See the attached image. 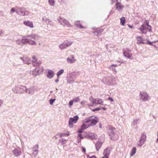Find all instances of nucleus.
<instances>
[{
    "label": "nucleus",
    "instance_id": "obj_1",
    "mask_svg": "<svg viewBox=\"0 0 158 158\" xmlns=\"http://www.w3.org/2000/svg\"><path fill=\"white\" fill-rule=\"evenodd\" d=\"M107 131L111 139L113 140L118 139V137L115 128L110 127L107 129Z\"/></svg>",
    "mask_w": 158,
    "mask_h": 158
},
{
    "label": "nucleus",
    "instance_id": "obj_2",
    "mask_svg": "<svg viewBox=\"0 0 158 158\" xmlns=\"http://www.w3.org/2000/svg\"><path fill=\"white\" fill-rule=\"evenodd\" d=\"M22 39L23 44H26L29 43L30 38L34 40H38L40 39V37L35 34H31L26 36H24Z\"/></svg>",
    "mask_w": 158,
    "mask_h": 158
},
{
    "label": "nucleus",
    "instance_id": "obj_3",
    "mask_svg": "<svg viewBox=\"0 0 158 158\" xmlns=\"http://www.w3.org/2000/svg\"><path fill=\"white\" fill-rule=\"evenodd\" d=\"M16 8H17L18 9L16 10V13L19 15L25 16L29 13V12L26 10L25 8L24 7H16Z\"/></svg>",
    "mask_w": 158,
    "mask_h": 158
},
{
    "label": "nucleus",
    "instance_id": "obj_4",
    "mask_svg": "<svg viewBox=\"0 0 158 158\" xmlns=\"http://www.w3.org/2000/svg\"><path fill=\"white\" fill-rule=\"evenodd\" d=\"M89 100L92 102V104L95 106H96L98 104L103 105V102L101 99L95 98L91 96L89 98Z\"/></svg>",
    "mask_w": 158,
    "mask_h": 158
},
{
    "label": "nucleus",
    "instance_id": "obj_5",
    "mask_svg": "<svg viewBox=\"0 0 158 158\" xmlns=\"http://www.w3.org/2000/svg\"><path fill=\"white\" fill-rule=\"evenodd\" d=\"M146 135L143 133L141 135L139 139L137 142V145L140 147H141L144 144L146 140Z\"/></svg>",
    "mask_w": 158,
    "mask_h": 158
},
{
    "label": "nucleus",
    "instance_id": "obj_6",
    "mask_svg": "<svg viewBox=\"0 0 158 158\" xmlns=\"http://www.w3.org/2000/svg\"><path fill=\"white\" fill-rule=\"evenodd\" d=\"M139 97L140 99L143 101H148L150 99V97L146 92H141L139 94Z\"/></svg>",
    "mask_w": 158,
    "mask_h": 158
},
{
    "label": "nucleus",
    "instance_id": "obj_7",
    "mask_svg": "<svg viewBox=\"0 0 158 158\" xmlns=\"http://www.w3.org/2000/svg\"><path fill=\"white\" fill-rule=\"evenodd\" d=\"M57 20L60 24L63 26H66L67 27L70 26V24L64 18L60 17L57 19Z\"/></svg>",
    "mask_w": 158,
    "mask_h": 158
},
{
    "label": "nucleus",
    "instance_id": "obj_8",
    "mask_svg": "<svg viewBox=\"0 0 158 158\" xmlns=\"http://www.w3.org/2000/svg\"><path fill=\"white\" fill-rule=\"evenodd\" d=\"M77 77V75L76 73H72L67 79L68 82L69 84L73 83Z\"/></svg>",
    "mask_w": 158,
    "mask_h": 158
},
{
    "label": "nucleus",
    "instance_id": "obj_9",
    "mask_svg": "<svg viewBox=\"0 0 158 158\" xmlns=\"http://www.w3.org/2000/svg\"><path fill=\"white\" fill-rule=\"evenodd\" d=\"M72 42L67 41L60 44L59 47L60 49L63 50L70 46L72 44Z\"/></svg>",
    "mask_w": 158,
    "mask_h": 158
},
{
    "label": "nucleus",
    "instance_id": "obj_10",
    "mask_svg": "<svg viewBox=\"0 0 158 158\" xmlns=\"http://www.w3.org/2000/svg\"><path fill=\"white\" fill-rule=\"evenodd\" d=\"M78 119V116H74L73 118H70L69 120V125L70 127H73V124L76 123Z\"/></svg>",
    "mask_w": 158,
    "mask_h": 158
},
{
    "label": "nucleus",
    "instance_id": "obj_11",
    "mask_svg": "<svg viewBox=\"0 0 158 158\" xmlns=\"http://www.w3.org/2000/svg\"><path fill=\"white\" fill-rule=\"evenodd\" d=\"M131 50L128 48H126L123 49V53L124 56L128 58L131 59V57L132 56Z\"/></svg>",
    "mask_w": 158,
    "mask_h": 158
},
{
    "label": "nucleus",
    "instance_id": "obj_12",
    "mask_svg": "<svg viewBox=\"0 0 158 158\" xmlns=\"http://www.w3.org/2000/svg\"><path fill=\"white\" fill-rule=\"evenodd\" d=\"M43 72L42 68L40 69L39 68H36L34 69L32 71L33 75L34 76L40 74Z\"/></svg>",
    "mask_w": 158,
    "mask_h": 158
},
{
    "label": "nucleus",
    "instance_id": "obj_13",
    "mask_svg": "<svg viewBox=\"0 0 158 158\" xmlns=\"http://www.w3.org/2000/svg\"><path fill=\"white\" fill-rule=\"evenodd\" d=\"M27 88L25 86L22 85H18L17 87V89H18V91L20 94H23L24 92H26Z\"/></svg>",
    "mask_w": 158,
    "mask_h": 158
},
{
    "label": "nucleus",
    "instance_id": "obj_14",
    "mask_svg": "<svg viewBox=\"0 0 158 158\" xmlns=\"http://www.w3.org/2000/svg\"><path fill=\"white\" fill-rule=\"evenodd\" d=\"M148 29L149 30V31H151V29L148 28L144 24L142 25L139 28V30L142 32V33L144 34H145L147 33V32L148 31Z\"/></svg>",
    "mask_w": 158,
    "mask_h": 158
},
{
    "label": "nucleus",
    "instance_id": "obj_15",
    "mask_svg": "<svg viewBox=\"0 0 158 158\" xmlns=\"http://www.w3.org/2000/svg\"><path fill=\"white\" fill-rule=\"evenodd\" d=\"M15 157H17L20 155L21 152L20 148L19 147L15 148L12 151Z\"/></svg>",
    "mask_w": 158,
    "mask_h": 158
},
{
    "label": "nucleus",
    "instance_id": "obj_16",
    "mask_svg": "<svg viewBox=\"0 0 158 158\" xmlns=\"http://www.w3.org/2000/svg\"><path fill=\"white\" fill-rule=\"evenodd\" d=\"M67 62L70 64L73 63L75 62L76 60L74 58V56L73 55H71L67 58Z\"/></svg>",
    "mask_w": 158,
    "mask_h": 158
},
{
    "label": "nucleus",
    "instance_id": "obj_17",
    "mask_svg": "<svg viewBox=\"0 0 158 158\" xmlns=\"http://www.w3.org/2000/svg\"><path fill=\"white\" fill-rule=\"evenodd\" d=\"M38 147L39 145L38 144H36L34 145L32 148V150H33V154L35 156H37L39 152L38 150Z\"/></svg>",
    "mask_w": 158,
    "mask_h": 158
},
{
    "label": "nucleus",
    "instance_id": "obj_18",
    "mask_svg": "<svg viewBox=\"0 0 158 158\" xmlns=\"http://www.w3.org/2000/svg\"><path fill=\"white\" fill-rule=\"evenodd\" d=\"M35 92V88L33 86L30 87V88L27 89L26 88V93L31 95L33 94Z\"/></svg>",
    "mask_w": 158,
    "mask_h": 158
},
{
    "label": "nucleus",
    "instance_id": "obj_19",
    "mask_svg": "<svg viewBox=\"0 0 158 158\" xmlns=\"http://www.w3.org/2000/svg\"><path fill=\"white\" fill-rule=\"evenodd\" d=\"M98 118L95 116H94V117L93 118V120H92L91 122L90 126H93L95 125L98 122Z\"/></svg>",
    "mask_w": 158,
    "mask_h": 158
},
{
    "label": "nucleus",
    "instance_id": "obj_20",
    "mask_svg": "<svg viewBox=\"0 0 158 158\" xmlns=\"http://www.w3.org/2000/svg\"><path fill=\"white\" fill-rule=\"evenodd\" d=\"M54 73L53 71L51 70H48L47 75L48 78L51 79L54 77Z\"/></svg>",
    "mask_w": 158,
    "mask_h": 158
},
{
    "label": "nucleus",
    "instance_id": "obj_21",
    "mask_svg": "<svg viewBox=\"0 0 158 158\" xmlns=\"http://www.w3.org/2000/svg\"><path fill=\"white\" fill-rule=\"evenodd\" d=\"M110 152V148H107L105 149L103 152L104 156H106L108 158V156L109 155Z\"/></svg>",
    "mask_w": 158,
    "mask_h": 158
},
{
    "label": "nucleus",
    "instance_id": "obj_22",
    "mask_svg": "<svg viewBox=\"0 0 158 158\" xmlns=\"http://www.w3.org/2000/svg\"><path fill=\"white\" fill-rule=\"evenodd\" d=\"M42 21L44 22H45L46 23V24L47 25H48V24L47 23V22H50V25L52 26L53 25V23L51 21L50 19H48L47 18L44 17L42 19Z\"/></svg>",
    "mask_w": 158,
    "mask_h": 158
},
{
    "label": "nucleus",
    "instance_id": "obj_23",
    "mask_svg": "<svg viewBox=\"0 0 158 158\" xmlns=\"http://www.w3.org/2000/svg\"><path fill=\"white\" fill-rule=\"evenodd\" d=\"M102 145V143L101 142L99 141H98L96 143H95V147L96 148V150L97 151H99V149L101 148Z\"/></svg>",
    "mask_w": 158,
    "mask_h": 158
},
{
    "label": "nucleus",
    "instance_id": "obj_24",
    "mask_svg": "<svg viewBox=\"0 0 158 158\" xmlns=\"http://www.w3.org/2000/svg\"><path fill=\"white\" fill-rule=\"evenodd\" d=\"M23 23L29 27L31 28L33 27V23L32 22L29 21H25L23 22Z\"/></svg>",
    "mask_w": 158,
    "mask_h": 158
},
{
    "label": "nucleus",
    "instance_id": "obj_25",
    "mask_svg": "<svg viewBox=\"0 0 158 158\" xmlns=\"http://www.w3.org/2000/svg\"><path fill=\"white\" fill-rule=\"evenodd\" d=\"M31 61L30 58L28 57L24 56L23 63L24 64H29L30 63Z\"/></svg>",
    "mask_w": 158,
    "mask_h": 158
},
{
    "label": "nucleus",
    "instance_id": "obj_26",
    "mask_svg": "<svg viewBox=\"0 0 158 158\" xmlns=\"http://www.w3.org/2000/svg\"><path fill=\"white\" fill-rule=\"evenodd\" d=\"M116 9L118 10H120L124 7V6L122 5L119 2H117L115 5Z\"/></svg>",
    "mask_w": 158,
    "mask_h": 158
},
{
    "label": "nucleus",
    "instance_id": "obj_27",
    "mask_svg": "<svg viewBox=\"0 0 158 158\" xmlns=\"http://www.w3.org/2000/svg\"><path fill=\"white\" fill-rule=\"evenodd\" d=\"M94 117V116H92L86 118L85 120V122L86 123H88L89 122H91L92 120H93V118Z\"/></svg>",
    "mask_w": 158,
    "mask_h": 158
},
{
    "label": "nucleus",
    "instance_id": "obj_28",
    "mask_svg": "<svg viewBox=\"0 0 158 158\" xmlns=\"http://www.w3.org/2000/svg\"><path fill=\"white\" fill-rule=\"evenodd\" d=\"M140 122V119L139 118H135L134 119L132 124V125H135L139 123Z\"/></svg>",
    "mask_w": 158,
    "mask_h": 158
},
{
    "label": "nucleus",
    "instance_id": "obj_29",
    "mask_svg": "<svg viewBox=\"0 0 158 158\" xmlns=\"http://www.w3.org/2000/svg\"><path fill=\"white\" fill-rule=\"evenodd\" d=\"M75 24L78 28H83V27L82 25L80 24V22L79 21H75Z\"/></svg>",
    "mask_w": 158,
    "mask_h": 158
},
{
    "label": "nucleus",
    "instance_id": "obj_30",
    "mask_svg": "<svg viewBox=\"0 0 158 158\" xmlns=\"http://www.w3.org/2000/svg\"><path fill=\"white\" fill-rule=\"evenodd\" d=\"M28 44L29 45L33 46H35L36 45V42L34 40H32L31 38H30Z\"/></svg>",
    "mask_w": 158,
    "mask_h": 158
},
{
    "label": "nucleus",
    "instance_id": "obj_31",
    "mask_svg": "<svg viewBox=\"0 0 158 158\" xmlns=\"http://www.w3.org/2000/svg\"><path fill=\"white\" fill-rule=\"evenodd\" d=\"M64 72V70L63 69H61L57 73L56 75L58 78Z\"/></svg>",
    "mask_w": 158,
    "mask_h": 158
},
{
    "label": "nucleus",
    "instance_id": "obj_32",
    "mask_svg": "<svg viewBox=\"0 0 158 158\" xmlns=\"http://www.w3.org/2000/svg\"><path fill=\"white\" fill-rule=\"evenodd\" d=\"M95 138V136L93 133H90L89 132L88 136V139H94Z\"/></svg>",
    "mask_w": 158,
    "mask_h": 158
},
{
    "label": "nucleus",
    "instance_id": "obj_33",
    "mask_svg": "<svg viewBox=\"0 0 158 158\" xmlns=\"http://www.w3.org/2000/svg\"><path fill=\"white\" fill-rule=\"evenodd\" d=\"M136 148L135 147H134L133 148L130 153L131 156H132L134 155V154L136 153Z\"/></svg>",
    "mask_w": 158,
    "mask_h": 158
},
{
    "label": "nucleus",
    "instance_id": "obj_34",
    "mask_svg": "<svg viewBox=\"0 0 158 158\" xmlns=\"http://www.w3.org/2000/svg\"><path fill=\"white\" fill-rule=\"evenodd\" d=\"M41 63V61H38L33 62L32 64L34 66L37 67L39 66Z\"/></svg>",
    "mask_w": 158,
    "mask_h": 158
},
{
    "label": "nucleus",
    "instance_id": "obj_35",
    "mask_svg": "<svg viewBox=\"0 0 158 158\" xmlns=\"http://www.w3.org/2000/svg\"><path fill=\"white\" fill-rule=\"evenodd\" d=\"M120 24L122 25H124L125 24V17H121L120 18Z\"/></svg>",
    "mask_w": 158,
    "mask_h": 158
},
{
    "label": "nucleus",
    "instance_id": "obj_36",
    "mask_svg": "<svg viewBox=\"0 0 158 158\" xmlns=\"http://www.w3.org/2000/svg\"><path fill=\"white\" fill-rule=\"evenodd\" d=\"M103 31V29H100L95 31L94 33L95 34H97V35H99L101 34L102 32Z\"/></svg>",
    "mask_w": 158,
    "mask_h": 158
},
{
    "label": "nucleus",
    "instance_id": "obj_37",
    "mask_svg": "<svg viewBox=\"0 0 158 158\" xmlns=\"http://www.w3.org/2000/svg\"><path fill=\"white\" fill-rule=\"evenodd\" d=\"M48 2L51 6H54L55 5V2L54 0H49Z\"/></svg>",
    "mask_w": 158,
    "mask_h": 158
},
{
    "label": "nucleus",
    "instance_id": "obj_38",
    "mask_svg": "<svg viewBox=\"0 0 158 158\" xmlns=\"http://www.w3.org/2000/svg\"><path fill=\"white\" fill-rule=\"evenodd\" d=\"M16 43L17 44L20 45L23 44L22 39L21 40H18L16 41Z\"/></svg>",
    "mask_w": 158,
    "mask_h": 158
},
{
    "label": "nucleus",
    "instance_id": "obj_39",
    "mask_svg": "<svg viewBox=\"0 0 158 158\" xmlns=\"http://www.w3.org/2000/svg\"><path fill=\"white\" fill-rule=\"evenodd\" d=\"M89 132H84L83 133V135L84 137H86L87 138H88L89 134Z\"/></svg>",
    "mask_w": 158,
    "mask_h": 158
},
{
    "label": "nucleus",
    "instance_id": "obj_40",
    "mask_svg": "<svg viewBox=\"0 0 158 158\" xmlns=\"http://www.w3.org/2000/svg\"><path fill=\"white\" fill-rule=\"evenodd\" d=\"M88 126H87L86 125L83 124L81 127V128L82 130H84L87 129L88 127Z\"/></svg>",
    "mask_w": 158,
    "mask_h": 158
},
{
    "label": "nucleus",
    "instance_id": "obj_41",
    "mask_svg": "<svg viewBox=\"0 0 158 158\" xmlns=\"http://www.w3.org/2000/svg\"><path fill=\"white\" fill-rule=\"evenodd\" d=\"M69 135V134L65 133H62L59 134V136L60 137H62L63 136H66Z\"/></svg>",
    "mask_w": 158,
    "mask_h": 158
},
{
    "label": "nucleus",
    "instance_id": "obj_42",
    "mask_svg": "<svg viewBox=\"0 0 158 158\" xmlns=\"http://www.w3.org/2000/svg\"><path fill=\"white\" fill-rule=\"evenodd\" d=\"M55 99H51L49 100V103H50V104L51 105H52L53 102H55Z\"/></svg>",
    "mask_w": 158,
    "mask_h": 158
},
{
    "label": "nucleus",
    "instance_id": "obj_43",
    "mask_svg": "<svg viewBox=\"0 0 158 158\" xmlns=\"http://www.w3.org/2000/svg\"><path fill=\"white\" fill-rule=\"evenodd\" d=\"M16 10H15V9L14 8H12L10 10V14L11 15H12L14 12H16Z\"/></svg>",
    "mask_w": 158,
    "mask_h": 158
},
{
    "label": "nucleus",
    "instance_id": "obj_44",
    "mask_svg": "<svg viewBox=\"0 0 158 158\" xmlns=\"http://www.w3.org/2000/svg\"><path fill=\"white\" fill-rule=\"evenodd\" d=\"M73 100L74 102H76L80 101V99L78 97H77L74 99Z\"/></svg>",
    "mask_w": 158,
    "mask_h": 158
},
{
    "label": "nucleus",
    "instance_id": "obj_45",
    "mask_svg": "<svg viewBox=\"0 0 158 158\" xmlns=\"http://www.w3.org/2000/svg\"><path fill=\"white\" fill-rule=\"evenodd\" d=\"M77 137L78 138H80V139H83L84 137L83 134H78Z\"/></svg>",
    "mask_w": 158,
    "mask_h": 158
},
{
    "label": "nucleus",
    "instance_id": "obj_46",
    "mask_svg": "<svg viewBox=\"0 0 158 158\" xmlns=\"http://www.w3.org/2000/svg\"><path fill=\"white\" fill-rule=\"evenodd\" d=\"M37 61V59L36 58V57L33 56L32 57V63H33V62H36Z\"/></svg>",
    "mask_w": 158,
    "mask_h": 158
},
{
    "label": "nucleus",
    "instance_id": "obj_47",
    "mask_svg": "<svg viewBox=\"0 0 158 158\" xmlns=\"http://www.w3.org/2000/svg\"><path fill=\"white\" fill-rule=\"evenodd\" d=\"M12 90L15 93L17 94L19 93L18 91V89H17V87L12 89Z\"/></svg>",
    "mask_w": 158,
    "mask_h": 158
},
{
    "label": "nucleus",
    "instance_id": "obj_48",
    "mask_svg": "<svg viewBox=\"0 0 158 158\" xmlns=\"http://www.w3.org/2000/svg\"><path fill=\"white\" fill-rule=\"evenodd\" d=\"M86 102L85 101H82L81 102V105L82 106H84V105H86Z\"/></svg>",
    "mask_w": 158,
    "mask_h": 158
},
{
    "label": "nucleus",
    "instance_id": "obj_49",
    "mask_svg": "<svg viewBox=\"0 0 158 158\" xmlns=\"http://www.w3.org/2000/svg\"><path fill=\"white\" fill-rule=\"evenodd\" d=\"M157 41H153L152 42H150V41H147V44H149L151 45H152V46H154L153 45H152V43H156V42Z\"/></svg>",
    "mask_w": 158,
    "mask_h": 158
},
{
    "label": "nucleus",
    "instance_id": "obj_50",
    "mask_svg": "<svg viewBox=\"0 0 158 158\" xmlns=\"http://www.w3.org/2000/svg\"><path fill=\"white\" fill-rule=\"evenodd\" d=\"M110 69L112 70L113 71H114L115 73H116L117 71L115 68H113L112 67H110Z\"/></svg>",
    "mask_w": 158,
    "mask_h": 158
},
{
    "label": "nucleus",
    "instance_id": "obj_51",
    "mask_svg": "<svg viewBox=\"0 0 158 158\" xmlns=\"http://www.w3.org/2000/svg\"><path fill=\"white\" fill-rule=\"evenodd\" d=\"M142 40H143L142 39L141 40H138L137 42L139 44H140V43L144 44V43L142 41Z\"/></svg>",
    "mask_w": 158,
    "mask_h": 158
},
{
    "label": "nucleus",
    "instance_id": "obj_52",
    "mask_svg": "<svg viewBox=\"0 0 158 158\" xmlns=\"http://www.w3.org/2000/svg\"><path fill=\"white\" fill-rule=\"evenodd\" d=\"M73 100H71L69 102V105H70V106H72L73 105Z\"/></svg>",
    "mask_w": 158,
    "mask_h": 158
},
{
    "label": "nucleus",
    "instance_id": "obj_53",
    "mask_svg": "<svg viewBox=\"0 0 158 158\" xmlns=\"http://www.w3.org/2000/svg\"><path fill=\"white\" fill-rule=\"evenodd\" d=\"M108 100L110 101L111 102H113L114 99L111 97H110L108 98Z\"/></svg>",
    "mask_w": 158,
    "mask_h": 158
},
{
    "label": "nucleus",
    "instance_id": "obj_54",
    "mask_svg": "<svg viewBox=\"0 0 158 158\" xmlns=\"http://www.w3.org/2000/svg\"><path fill=\"white\" fill-rule=\"evenodd\" d=\"M83 130L81 128V129L78 131V132L79 133H82L83 132Z\"/></svg>",
    "mask_w": 158,
    "mask_h": 158
},
{
    "label": "nucleus",
    "instance_id": "obj_55",
    "mask_svg": "<svg viewBox=\"0 0 158 158\" xmlns=\"http://www.w3.org/2000/svg\"><path fill=\"white\" fill-rule=\"evenodd\" d=\"M4 33V31L0 29V36H1Z\"/></svg>",
    "mask_w": 158,
    "mask_h": 158
},
{
    "label": "nucleus",
    "instance_id": "obj_56",
    "mask_svg": "<svg viewBox=\"0 0 158 158\" xmlns=\"http://www.w3.org/2000/svg\"><path fill=\"white\" fill-rule=\"evenodd\" d=\"M117 66V64H111L110 67H112L114 66V67H116Z\"/></svg>",
    "mask_w": 158,
    "mask_h": 158
},
{
    "label": "nucleus",
    "instance_id": "obj_57",
    "mask_svg": "<svg viewBox=\"0 0 158 158\" xmlns=\"http://www.w3.org/2000/svg\"><path fill=\"white\" fill-rule=\"evenodd\" d=\"M3 104V102L2 100L0 99V107Z\"/></svg>",
    "mask_w": 158,
    "mask_h": 158
},
{
    "label": "nucleus",
    "instance_id": "obj_58",
    "mask_svg": "<svg viewBox=\"0 0 158 158\" xmlns=\"http://www.w3.org/2000/svg\"><path fill=\"white\" fill-rule=\"evenodd\" d=\"M101 109V108L98 107L97 108H96L95 109V110H98Z\"/></svg>",
    "mask_w": 158,
    "mask_h": 158
},
{
    "label": "nucleus",
    "instance_id": "obj_59",
    "mask_svg": "<svg viewBox=\"0 0 158 158\" xmlns=\"http://www.w3.org/2000/svg\"><path fill=\"white\" fill-rule=\"evenodd\" d=\"M82 150H83L82 151L83 152H86L85 149L84 148V147L82 148Z\"/></svg>",
    "mask_w": 158,
    "mask_h": 158
},
{
    "label": "nucleus",
    "instance_id": "obj_60",
    "mask_svg": "<svg viewBox=\"0 0 158 158\" xmlns=\"http://www.w3.org/2000/svg\"><path fill=\"white\" fill-rule=\"evenodd\" d=\"M59 79H58V78L57 79H56L55 80V81L56 82V83H57L59 82Z\"/></svg>",
    "mask_w": 158,
    "mask_h": 158
},
{
    "label": "nucleus",
    "instance_id": "obj_61",
    "mask_svg": "<svg viewBox=\"0 0 158 158\" xmlns=\"http://www.w3.org/2000/svg\"><path fill=\"white\" fill-rule=\"evenodd\" d=\"M20 59H21V60H22V61H23V60H24V57H20Z\"/></svg>",
    "mask_w": 158,
    "mask_h": 158
},
{
    "label": "nucleus",
    "instance_id": "obj_62",
    "mask_svg": "<svg viewBox=\"0 0 158 158\" xmlns=\"http://www.w3.org/2000/svg\"><path fill=\"white\" fill-rule=\"evenodd\" d=\"M67 140L64 139H63V138H62V139H61V141H62V142H63L64 141H66Z\"/></svg>",
    "mask_w": 158,
    "mask_h": 158
},
{
    "label": "nucleus",
    "instance_id": "obj_63",
    "mask_svg": "<svg viewBox=\"0 0 158 158\" xmlns=\"http://www.w3.org/2000/svg\"><path fill=\"white\" fill-rule=\"evenodd\" d=\"M110 45H107L106 46V48L107 49L108 47H110Z\"/></svg>",
    "mask_w": 158,
    "mask_h": 158
},
{
    "label": "nucleus",
    "instance_id": "obj_64",
    "mask_svg": "<svg viewBox=\"0 0 158 158\" xmlns=\"http://www.w3.org/2000/svg\"><path fill=\"white\" fill-rule=\"evenodd\" d=\"M90 158H96V157L95 156H93L90 157Z\"/></svg>",
    "mask_w": 158,
    "mask_h": 158
}]
</instances>
